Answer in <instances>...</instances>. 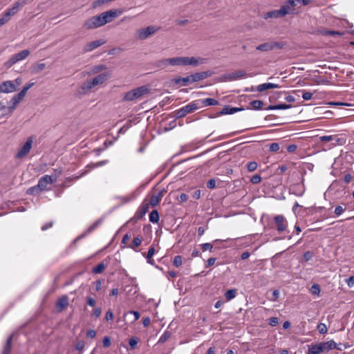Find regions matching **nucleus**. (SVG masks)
<instances>
[{"label": "nucleus", "instance_id": "4d7b16f0", "mask_svg": "<svg viewBox=\"0 0 354 354\" xmlns=\"http://www.w3.org/2000/svg\"><path fill=\"white\" fill-rule=\"evenodd\" d=\"M170 336V333L169 332H165L163 335L160 337L158 342L164 343Z\"/></svg>", "mask_w": 354, "mask_h": 354}, {"label": "nucleus", "instance_id": "a18cd8bd", "mask_svg": "<svg viewBox=\"0 0 354 354\" xmlns=\"http://www.w3.org/2000/svg\"><path fill=\"white\" fill-rule=\"evenodd\" d=\"M284 6H288V10H289V14L292 13L295 10V7L296 6L295 0H289L288 1V3L286 4H285Z\"/></svg>", "mask_w": 354, "mask_h": 354}, {"label": "nucleus", "instance_id": "c85d7f7f", "mask_svg": "<svg viewBox=\"0 0 354 354\" xmlns=\"http://www.w3.org/2000/svg\"><path fill=\"white\" fill-rule=\"evenodd\" d=\"M290 107H291L290 104H279L277 105H270L266 109V110L288 109H290Z\"/></svg>", "mask_w": 354, "mask_h": 354}, {"label": "nucleus", "instance_id": "f704fd0d", "mask_svg": "<svg viewBox=\"0 0 354 354\" xmlns=\"http://www.w3.org/2000/svg\"><path fill=\"white\" fill-rule=\"evenodd\" d=\"M108 162H109L108 160H102V161L97 162L95 163H93L91 165H88L86 166V167H88L89 169H93V168H95V167H102V166L106 165Z\"/></svg>", "mask_w": 354, "mask_h": 354}, {"label": "nucleus", "instance_id": "4be33fe9", "mask_svg": "<svg viewBox=\"0 0 354 354\" xmlns=\"http://www.w3.org/2000/svg\"><path fill=\"white\" fill-rule=\"evenodd\" d=\"M175 82L180 86H188L193 83L191 76H187L185 77H178L174 80Z\"/></svg>", "mask_w": 354, "mask_h": 354}, {"label": "nucleus", "instance_id": "6e6d98bb", "mask_svg": "<svg viewBox=\"0 0 354 354\" xmlns=\"http://www.w3.org/2000/svg\"><path fill=\"white\" fill-rule=\"evenodd\" d=\"M133 315V316H134L131 322H136L140 317V313L138 311H135V310H130L129 312L127 313V315Z\"/></svg>", "mask_w": 354, "mask_h": 354}, {"label": "nucleus", "instance_id": "13d9d810", "mask_svg": "<svg viewBox=\"0 0 354 354\" xmlns=\"http://www.w3.org/2000/svg\"><path fill=\"white\" fill-rule=\"evenodd\" d=\"M12 82L15 87V90H17V88L22 84L23 80L21 77H19Z\"/></svg>", "mask_w": 354, "mask_h": 354}, {"label": "nucleus", "instance_id": "e433bc0d", "mask_svg": "<svg viewBox=\"0 0 354 354\" xmlns=\"http://www.w3.org/2000/svg\"><path fill=\"white\" fill-rule=\"evenodd\" d=\"M169 65L171 66H180L181 57H176L173 58H168Z\"/></svg>", "mask_w": 354, "mask_h": 354}, {"label": "nucleus", "instance_id": "603ef678", "mask_svg": "<svg viewBox=\"0 0 354 354\" xmlns=\"http://www.w3.org/2000/svg\"><path fill=\"white\" fill-rule=\"evenodd\" d=\"M257 168V163L254 161L250 162L247 165V169L249 171H253Z\"/></svg>", "mask_w": 354, "mask_h": 354}, {"label": "nucleus", "instance_id": "9b49d317", "mask_svg": "<svg viewBox=\"0 0 354 354\" xmlns=\"http://www.w3.org/2000/svg\"><path fill=\"white\" fill-rule=\"evenodd\" d=\"M32 142H33L32 138V137L28 138L25 144L18 151L15 157L17 158H23L26 156H27L29 153V152L32 148Z\"/></svg>", "mask_w": 354, "mask_h": 354}, {"label": "nucleus", "instance_id": "2f4dec72", "mask_svg": "<svg viewBox=\"0 0 354 354\" xmlns=\"http://www.w3.org/2000/svg\"><path fill=\"white\" fill-rule=\"evenodd\" d=\"M236 295H237L236 290L230 289L225 292V297L227 301H230V300H232V299L235 298Z\"/></svg>", "mask_w": 354, "mask_h": 354}, {"label": "nucleus", "instance_id": "338daca9", "mask_svg": "<svg viewBox=\"0 0 354 354\" xmlns=\"http://www.w3.org/2000/svg\"><path fill=\"white\" fill-rule=\"evenodd\" d=\"M113 319V313L111 310H109L105 315V319L109 322Z\"/></svg>", "mask_w": 354, "mask_h": 354}, {"label": "nucleus", "instance_id": "0e129e2a", "mask_svg": "<svg viewBox=\"0 0 354 354\" xmlns=\"http://www.w3.org/2000/svg\"><path fill=\"white\" fill-rule=\"evenodd\" d=\"M207 187L209 189H214L216 187V180L214 179H210L207 183Z\"/></svg>", "mask_w": 354, "mask_h": 354}, {"label": "nucleus", "instance_id": "412c9836", "mask_svg": "<svg viewBox=\"0 0 354 354\" xmlns=\"http://www.w3.org/2000/svg\"><path fill=\"white\" fill-rule=\"evenodd\" d=\"M277 88H279V86L278 84H277L263 83V84H259L257 87V90L259 92H263V91H265L266 90H268V89Z\"/></svg>", "mask_w": 354, "mask_h": 354}, {"label": "nucleus", "instance_id": "5fc2aeb1", "mask_svg": "<svg viewBox=\"0 0 354 354\" xmlns=\"http://www.w3.org/2000/svg\"><path fill=\"white\" fill-rule=\"evenodd\" d=\"M102 344L105 348L109 347L111 344V338L108 336H105L102 339Z\"/></svg>", "mask_w": 354, "mask_h": 354}, {"label": "nucleus", "instance_id": "f8f14e48", "mask_svg": "<svg viewBox=\"0 0 354 354\" xmlns=\"http://www.w3.org/2000/svg\"><path fill=\"white\" fill-rule=\"evenodd\" d=\"M155 32L154 26H149L146 28L138 30L135 34V37L140 40L147 39L149 35Z\"/></svg>", "mask_w": 354, "mask_h": 354}, {"label": "nucleus", "instance_id": "ea45409f", "mask_svg": "<svg viewBox=\"0 0 354 354\" xmlns=\"http://www.w3.org/2000/svg\"><path fill=\"white\" fill-rule=\"evenodd\" d=\"M102 223V220L96 221L93 225H91L86 230V233L88 234L95 230L100 224Z\"/></svg>", "mask_w": 354, "mask_h": 354}, {"label": "nucleus", "instance_id": "bf43d9fd", "mask_svg": "<svg viewBox=\"0 0 354 354\" xmlns=\"http://www.w3.org/2000/svg\"><path fill=\"white\" fill-rule=\"evenodd\" d=\"M302 97L305 100H310L313 97V93L309 91H305L302 94Z\"/></svg>", "mask_w": 354, "mask_h": 354}, {"label": "nucleus", "instance_id": "aec40b11", "mask_svg": "<svg viewBox=\"0 0 354 354\" xmlns=\"http://www.w3.org/2000/svg\"><path fill=\"white\" fill-rule=\"evenodd\" d=\"M68 298L66 295H64L62 297H60L56 304V306L59 311H62L68 306Z\"/></svg>", "mask_w": 354, "mask_h": 354}, {"label": "nucleus", "instance_id": "8fccbe9b", "mask_svg": "<svg viewBox=\"0 0 354 354\" xmlns=\"http://www.w3.org/2000/svg\"><path fill=\"white\" fill-rule=\"evenodd\" d=\"M141 239L138 237H136L133 239V241H132V245H130L129 247L133 248V249H136V248H138L140 244H141Z\"/></svg>", "mask_w": 354, "mask_h": 354}, {"label": "nucleus", "instance_id": "49530a36", "mask_svg": "<svg viewBox=\"0 0 354 354\" xmlns=\"http://www.w3.org/2000/svg\"><path fill=\"white\" fill-rule=\"evenodd\" d=\"M280 149L279 144L277 142H272L269 146V150L272 152H277Z\"/></svg>", "mask_w": 354, "mask_h": 354}, {"label": "nucleus", "instance_id": "09e8293b", "mask_svg": "<svg viewBox=\"0 0 354 354\" xmlns=\"http://www.w3.org/2000/svg\"><path fill=\"white\" fill-rule=\"evenodd\" d=\"M201 248L203 252L209 250V252L212 251L213 245L209 243H203L201 245Z\"/></svg>", "mask_w": 354, "mask_h": 354}, {"label": "nucleus", "instance_id": "680f3d73", "mask_svg": "<svg viewBox=\"0 0 354 354\" xmlns=\"http://www.w3.org/2000/svg\"><path fill=\"white\" fill-rule=\"evenodd\" d=\"M54 224V222L53 221H50V222H48L46 223H45L44 225H43L41 227V230L42 231H46L48 229L50 228L53 227Z\"/></svg>", "mask_w": 354, "mask_h": 354}, {"label": "nucleus", "instance_id": "b1692460", "mask_svg": "<svg viewBox=\"0 0 354 354\" xmlns=\"http://www.w3.org/2000/svg\"><path fill=\"white\" fill-rule=\"evenodd\" d=\"M243 109L236 108V107H230L229 106H225L220 112L221 115H227V114H233Z\"/></svg>", "mask_w": 354, "mask_h": 354}, {"label": "nucleus", "instance_id": "9d476101", "mask_svg": "<svg viewBox=\"0 0 354 354\" xmlns=\"http://www.w3.org/2000/svg\"><path fill=\"white\" fill-rule=\"evenodd\" d=\"M205 62V59L194 57H181L180 66H196Z\"/></svg>", "mask_w": 354, "mask_h": 354}, {"label": "nucleus", "instance_id": "58836bf2", "mask_svg": "<svg viewBox=\"0 0 354 354\" xmlns=\"http://www.w3.org/2000/svg\"><path fill=\"white\" fill-rule=\"evenodd\" d=\"M102 223V220L96 221L93 225H91L86 230V233L88 234L95 230L100 224Z\"/></svg>", "mask_w": 354, "mask_h": 354}, {"label": "nucleus", "instance_id": "72a5a7b5", "mask_svg": "<svg viewBox=\"0 0 354 354\" xmlns=\"http://www.w3.org/2000/svg\"><path fill=\"white\" fill-rule=\"evenodd\" d=\"M168 59H165L162 60H159L156 62V68L158 69H164L167 68L169 65V62H167Z\"/></svg>", "mask_w": 354, "mask_h": 354}, {"label": "nucleus", "instance_id": "a211bd4d", "mask_svg": "<svg viewBox=\"0 0 354 354\" xmlns=\"http://www.w3.org/2000/svg\"><path fill=\"white\" fill-rule=\"evenodd\" d=\"M109 77V73H104L98 75L97 77L93 79H91L92 80V84L94 86H97L99 84H103Z\"/></svg>", "mask_w": 354, "mask_h": 354}, {"label": "nucleus", "instance_id": "393cba45", "mask_svg": "<svg viewBox=\"0 0 354 354\" xmlns=\"http://www.w3.org/2000/svg\"><path fill=\"white\" fill-rule=\"evenodd\" d=\"M322 344L324 348V352L329 351L337 348V344L333 340L322 342Z\"/></svg>", "mask_w": 354, "mask_h": 354}, {"label": "nucleus", "instance_id": "ddd939ff", "mask_svg": "<svg viewBox=\"0 0 354 354\" xmlns=\"http://www.w3.org/2000/svg\"><path fill=\"white\" fill-rule=\"evenodd\" d=\"M105 41L104 39H98L91 42H88L82 48V51L84 53L91 52L94 49L100 47V46L105 44Z\"/></svg>", "mask_w": 354, "mask_h": 354}, {"label": "nucleus", "instance_id": "c756f323", "mask_svg": "<svg viewBox=\"0 0 354 354\" xmlns=\"http://www.w3.org/2000/svg\"><path fill=\"white\" fill-rule=\"evenodd\" d=\"M155 253V246L153 244H152L149 249V251H148V253H147V255L146 257L147 258V262L150 264H153V256Z\"/></svg>", "mask_w": 354, "mask_h": 354}, {"label": "nucleus", "instance_id": "0eeeda50", "mask_svg": "<svg viewBox=\"0 0 354 354\" xmlns=\"http://www.w3.org/2000/svg\"><path fill=\"white\" fill-rule=\"evenodd\" d=\"M284 46L285 43L282 41H268L259 45L256 49L259 51L267 52L275 49H282Z\"/></svg>", "mask_w": 354, "mask_h": 354}, {"label": "nucleus", "instance_id": "774afa93", "mask_svg": "<svg viewBox=\"0 0 354 354\" xmlns=\"http://www.w3.org/2000/svg\"><path fill=\"white\" fill-rule=\"evenodd\" d=\"M346 283L348 287L351 288L354 286V276H351L346 279Z\"/></svg>", "mask_w": 354, "mask_h": 354}, {"label": "nucleus", "instance_id": "f257e3e1", "mask_svg": "<svg viewBox=\"0 0 354 354\" xmlns=\"http://www.w3.org/2000/svg\"><path fill=\"white\" fill-rule=\"evenodd\" d=\"M118 15L116 10H110L104 12L99 15L93 16L87 19L84 22L83 27L87 30L95 29L111 22Z\"/></svg>", "mask_w": 354, "mask_h": 354}, {"label": "nucleus", "instance_id": "c03bdc74", "mask_svg": "<svg viewBox=\"0 0 354 354\" xmlns=\"http://www.w3.org/2000/svg\"><path fill=\"white\" fill-rule=\"evenodd\" d=\"M317 330L321 334H326L328 331V328L325 324L320 323L317 325Z\"/></svg>", "mask_w": 354, "mask_h": 354}, {"label": "nucleus", "instance_id": "de8ad7c7", "mask_svg": "<svg viewBox=\"0 0 354 354\" xmlns=\"http://www.w3.org/2000/svg\"><path fill=\"white\" fill-rule=\"evenodd\" d=\"M310 292L313 295H319L320 292V287L318 284H313L310 288Z\"/></svg>", "mask_w": 354, "mask_h": 354}, {"label": "nucleus", "instance_id": "dca6fc26", "mask_svg": "<svg viewBox=\"0 0 354 354\" xmlns=\"http://www.w3.org/2000/svg\"><path fill=\"white\" fill-rule=\"evenodd\" d=\"M322 352H324V348L321 342L309 345L307 354H319Z\"/></svg>", "mask_w": 354, "mask_h": 354}, {"label": "nucleus", "instance_id": "20e7f679", "mask_svg": "<svg viewBox=\"0 0 354 354\" xmlns=\"http://www.w3.org/2000/svg\"><path fill=\"white\" fill-rule=\"evenodd\" d=\"M58 177V175L55 174L54 175H44L39 179L37 185L40 191L42 192L44 191H48L50 188L48 187V185L54 183Z\"/></svg>", "mask_w": 354, "mask_h": 354}, {"label": "nucleus", "instance_id": "69168bd1", "mask_svg": "<svg viewBox=\"0 0 354 354\" xmlns=\"http://www.w3.org/2000/svg\"><path fill=\"white\" fill-rule=\"evenodd\" d=\"M84 341H79L75 345V348L79 351H82L84 348Z\"/></svg>", "mask_w": 354, "mask_h": 354}, {"label": "nucleus", "instance_id": "6e6552de", "mask_svg": "<svg viewBox=\"0 0 354 354\" xmlns=\"http://www.w3.org/2000/svg\"><path fill=\"white\" fill-rule=\"evenodd\" d=\"M30 54L28 50H24L21 52L15 54L5 63V66L8 68L12 67L15 64L19 61L25 59Z\"/></svg>", "mask_w": 354, "mask_h": 354}, {"label": "nucleus", "instance_id": "79ce46f5", "mask_svg": "<svg viewBox=\"0 0 354 354\" xmlns=\"http://www.w3.org/2000/svg\"><path fill=\"white\" fill-rule=\"evenodd\" d=\"M183 263V258L180 255L175 256L173 260V264L176 268L180 267Z\"/></svg>", "mask_w": 354, "mask_h": 354}, {"label": "nucleus", "instance_id": "f03ea898", "mask_svg": "<svg viewBox=\"0 0 354 354\" xmlns=\"http://www.w3.org/2000/svg\"><path fill=\"white\" fill-rule=\"evenodd\" d=\"M150 89L148 86L144 85L127 92L122 99L123 101L131 102L141 99L142 97L148 94Z\"/></svg>", "mask_w": 354, "mask_h": 354}, {"label": "nucleus", "instance_id": "a878e982", "mask_svg": "<svg viewBox=\"0 0 354 354\" xmlns=\"http://www.w3.org/2000/svg\"><path fill=\"white\" fill-rule=\"evenodd\" d=\"M320 140L322 142H329L332 140H335V142L333 144V145H336L337 143L340 142L341 139L337 137V135H333V136H324L320 137Z\"/></svg>", "mask_w": 354, "mask_h": 354}, {"label": "nucleus", "instance_id": "2eb2a0df", "mask_svg": "<svg viewBox=\"0 0 354 354\" xmlns=\"http://www.w3.org/2000/svg\"><path fill=\"white\" fill-rule=\"evenodd\" d=\"M15 91V87L11 80L5 81L0 84V93H8Z\"/></svg>", "mask_w": 354, "mask_h": 354}, {"label": "nucleus", "instance_id": "c9c22d12", "mask_svg": "<svg viewBox=\"0 0 354 354\" xmlns=\"http://www.w3.org/2000/svg\"><path fill=\"white\" fill-rule=\"evenodd\" d=\"M41 192L40 191V189L38 187V185H37L35 186L28 188L26 193L30 195H38Z\"/></svg>", "mask_w": 354, "mask_h": 354}, {"label": "nucleus", "instance_id": "3c124183", "mask_svg": "<svg viewBox=\"0 0 354 354\" xmlns=\"http://www.w3.org/2000/svg\"><path fill=\"white\" fill-rule=\"evenodd\" d=\"M314 256V253L311 251L306 252L303 255L304 261H310Z\"/></svg>", "mask_w": 354, "mask_h": 354}, {"label": "nucleus", "instance_id": "052dcab7", "mask_svg": "<svg viewBox=\"0 0 354 354\" xmlns=\"http://www.w3.org/2000/svg\"><path fill=\"white\" fill-rule=\"evenodd\" d=\"M279 323V319L276 317H272L269 319V324L272 326H275Z\"/></svg>", "mask_w": 354, "mask_h": 354}, {"label": "nucleus", "instance_id": "a19ab883", "mask_svg": "<svg viewBox=\"0 0 354 354\" xmlns=\"http://www.w3.org/2000/svg\"><path fill=\"white\" fill-rule=\"evenodd\" d=\"M23 6V3H20V2H17L13 6L12 8H11L10 9H8L9 11H10L11 14H12V15H14L15 14H16L19 8L21 7H22Z\"/></svg>", "mask_w": 354, "mask_h": 354}, {"label": "nucleus", "instance_id": "864d4df0", "mask_svg": "<svg viewBox=\"0 0 354 354\" xmlns=\"http://www.w3.org/2000/svg\"><path fill=\"white\" fill-rule=\"evenodd\" d=\"M261 177L259 174L254 175L250 179V182L253 184H258V183H261Z\"/></svg>", "mask_w": 354, "mask_h": 354}, {"label": "nucleus", "instance_id": "6ab92c4d", "mask_svg": "<svg viewBox=\"0 0 354 354\" xmlns=\"http://www.w3.org/2000/svg\"><path fill=\"white\" fill-rule=\"evenodd\" d=\"M196 101L199 102V108L218 104V101L213 98L197 100Z\"/></svg>", "mask_w": 354, "mask_h": 354}, {"label": "nucleus", "instance_id": "39448f33", "mask_svg": "<svg viewBox=\"0 0 354 354\" xmlns=\"http://www.w3.org/2000/svg\"><path fill=\"white\" fill-rule=\"evenodd\" d=\"M199 109V102L196 100L192 101L186 106L176 111V115L178 118L185 117L188 113H193Z\"/></svg>", "mask_w": 354, "mask_h": 354}, {"label": "nucleus", "instance_id": "1a4fd4ad", "mask_svg": "<svg viewBox=\"0 0 354 354\" xmlns=\"http://www.w3.org/2000/svg\"><path fill=\"white\" fill-rule=\"evenodd\" d=\"M288 14H289L288 6H281L279 10H275L266 12L264 15V18L268 19L283 17Z\"/></svg>", "mask_w": 354, "mask_h": 354}, {"label": "nucleus", "instance_id": "4c0bfd02", "mask_svg": "<svg viewBox=\"0 0 354 354\" xmlns=\"http://www.w3.org/2000/svg\"><path fill=\"white\" fill-rule=\"evenodd\" d=\"M105 269V265L103 263L97 264L93 268V272L95 274L102 273Z\"/></svg>", "mask_w": 354, "mask_h": 354}, {"label": "nucleus", "instance_id": "5701e85b", "mask_svg": "<svg viewBox=\"0 0 354 354\" xmlns=\"http://www.w3.org/2000/svg\"><path fill=\"white\" fill-rule=\"evenodd\" d=\"M46 68V64L44 63H36L34 64L30 68L31 74H37L42 71Z\"/></svg>", "mask_w": 354, "mask_h": 354}, {"label": "nucleus", "instance_id": "cd10ccee", "mask_svg": "<svg viewBox=\"0 0 354 354\" xmlns=\"http://www.w3.org/2000/svg\"><path fill=\"white\" fill-rule=\"evenodd\" d=\"M94 86H95L94 84H92V80L90 79V80H87L82 84V85L81 86V89L82 90V91L84 93H86L88 91H90L91 88H93Z\"/></svg>", "mask_w": 354, "mask_h": 354}, {"label": "nucleus", "instance_id": "4468645a", "mask_svg": "<svg viewBox=\"0 0 354 354\" xmlns=\"http://www.w3.org/2000/svg\"><path fill=\"white\" fill-rule=\"evenodd\" d=\"M0 119L6 118H8L12 113L9 105L8 101H1L0 102Z\"/></svg>", "mask_w": 354, "mask_h": 354}, {"label": "nucleus", "instance_id": "bb28decb", "mask_svg": "<svg viewBox=\"0 0 354 354\" xmlns=\"http://www.w3.org/2000/svg\"><path fill=\"white\" fill-rule=\"evenodd\" d=\"M21 99L17 97V94L15 95L11 100L8 102V105L12 111V112L14 111V110L16 109L17 104L21 102Z\"/></svg>", "mask_w": 354, "mask_h": 354}, {"label": "nucleus", "instance_id": "473e14b6", "mask_svg": "<svg viewBox=\"0 0 354 354\" xmlns=\"http://www.w3.org/2000/svg\"><path fill=\"white\" fill-rule=\"evenodd\" d=\"M12 335H10L6 342V344L4 346L3 353V354H8L11 349V345H12Z\"/></svg>", "mask_w": 354, "mask_h": 354}, {"label": "nucleus", "instance_id": "f3484780", "mask_svg": "<svg viewBox=\"0 0 354 354\" xmlns=\"http://www.w3.org/2000/svg\"><path fill=\"white\" fill-rule=\"evenodd\" d=\"M211 75V73L209 71H203L199 73H196L193 75H191V78L192 82H198L200 80L207 78Z\"/></svg>", "mask_w": 354, "mask_h": 354}, {"label": "nucleus", "instance_id": "423d86ee", "mask_svg": "<svg viewBox=\"0 0 354 354\" xmlns=\"http://www.w3.org/2000/svg\"><path fill=\"white\" fill-rule=\"evenodd\" d=\"M149 205H151L152 207L155 206V194L153 193L150 194L149 201L145 200L141 204L136 214V217L137 219H141L145 215L148 211Z\"/></svg>", "mask_w": 354, "mask_h": 354}, {"label": "nucleus", "instance_id": "e2e57ef3", "mask_svg": "<svg viewBox=\"0 0 354 354\" xmlns=\"http://www.w3.org/2000/svg\"><path fill=\"white\" fill-rule=\"evenodd\" d=\"M345 211V209L343 208L342 206L338 205L335 207L334 213L336 214V216H339L342 213H343Z\"/></svg>", "mask_w": 354, "mask_h": 354}, {"label": "nucleus", "instance_id": "7ed1b4c3", "mask_svg": "<svg viewBox=\"0 0 354 354\" xmlns=\"http://www.w3.org/2000/svg\"><path fill=\"white\" fill-rule=\"evenodd\" d=\"M270 225L272 229L277 230L279 233H282L286 230L288 223L284 216L279 214L273 217Z\"/></svg>", "mask_w": 354, "mask_h": 354}, {"label": "nucleus", "instance_id": "7c9ffc66", "mask_svg": "<svg viewBox=\"0 0 354 354\" xmlns=\"http://www.w3.org/2000/svg\"><path fill=\"white\" fill-rule=\"evenodd\" d=\"M250 104L252 108L254 110H260L263 106V102L259 100H252Z\"/></svg>", "mask_w": 354, "mask_h": 354}, {"label": "nucleus", "instance_id": "37998d69", "mask_svg": "<svg viewBox=\"0 0 354 354\" xmlns=\"http://www.w3.org/2000/svg\"><path fill=\"white\" fill-rule=\"evenodd\" d=\"M106 66L103 64L96 65L93 67L92 71L93 73H98L103 70H105Z\"/></svg>", "mask_w": 354, "mask_h": 354}]
</instances>
